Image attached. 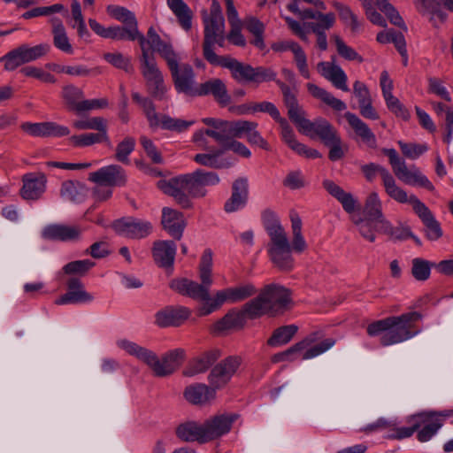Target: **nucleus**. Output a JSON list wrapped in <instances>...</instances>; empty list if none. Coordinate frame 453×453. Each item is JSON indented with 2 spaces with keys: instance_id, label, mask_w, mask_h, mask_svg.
I'll return each instance as SVG.
<instances>
[{
  "instance_id": "obj_1",
  "label": "nucleus",
  "mask_w": 453,
  "mask_h": 453,
  "mask_svg": "<svg viewBox=\"0 0 453 453\" xmlns=\"http://www.w3.org/2000/svg\"><path fill=\"white\" fill-rule=\"evenodd\" d=\"M220 179L215 172L198 169L193 173L182 174L168 180H160L158 188L166 195L173 197L182 209H190V199L204 197L207 186L218 185Z\"/></svg>"
},
{
  "instance_id": "obj_2",
  "label": "nucleus",
  "mask_w": 453,
  "mask_h": 453,
  "mask_svg": "<svg viewBox=\"0 0 453 453\" xmlns=\"http://www.w3.org/2000/svg\"><path fill=\"white\" fill-rule=\"evenodd\" d=\"M263 222L270 238L267 252L271 262L280 272H291L295 267V259L288 234L277 215L270 210H265L263 212Z\"/></svg>"
},
{
  "instance_id": "obj_3",
  "label": "nucleus",
  "mask_w": 453,
  "mask_h": 453,
  "mask_svg": "<svg viewBox=\"0 0 453 453\" xmlns=\"http://www.w3.org/2000/svg\"><path fill=\"white\" fill-rule=\"evenodd\" d=\"M212 252L210 249L203 251L199 264V278L201 282L188 280L187 278L173 279L170 281L169 287L180 295L188 296L196 301L203 302L199 310L205 308L212 300L210 296V287L212 284Z\"/></svg>"
},
{
  "instance_id": "obj_4",
  "label": "nucleus",
  "mask_w": 453,
  "mask_h": 453,
  "mask_svg": "<svg viewBox=\"0 0 453 453\" xmlns=\"http://www.w3.org/2000/svg\"><path fill=\"white\" fill-rule=\"evenodd\" d=\"M119 347L150 367L157 377H166L173 373L181 365L185 351L175 349L165 353L161 359L151 350L127 340H120Z\"/></svg>"
},
{
  "instance_id": "obj_5",
  "label": "nucleus",
  "mask_w": 453,
  "mask_h": 453,
  "mask_svg": "<svg viewBox=\"0 0 453 453\" xmlns=\"http://www.w3.org/2000/svg\"><path fill=\"white\" fill-rule=\"evenodd\" d=\"M288 288L277 284L265 286L259 295L246 303V311L251 317H262L267 313H276L291 303Z\"/></svg>"
},
{
  "instance_id": "obj_6",
  "label": "nucleus",
  "mask_w": 453,
  "mask_h": 453,
  "mask_svg": "<svg viewBox=\"0 0 453 453\" xmlns=\"http://www.w3.org/2000/svg\"><path fill=\"white\" fill-rule=\"evenodd\" d=\"M140 61V69L145 81L148 93L157 100H165L167 88L163 73L157 67L154 55L149 53V49H143Z\"/></svg>"
},
{
  "instance_id": "obj_7",
  "label": "nucleus",
  "mask_w": 453,
  "mask_h": 453,
  "mask_svg": "<svg viewBox=\"0 0 453 453\" xmlns=\"http://www.w3.org/2000/svg\"><path fill=\"white\" fill-rule=\"evenodd\" d=\"M420 318L421 315L417 311L388 317V319L391 320L390 325L387 332L381 335L380 344L389 346L411 338L416 333L412 330L413 323Z\"/></svg>"
},
{
  "instance_id": "obj_8",
  "label": "nucleus",
  "mask_w": 453,
  "mask_h": 453,
  "mask_svg": "<svg viewBox=\"0 0 453 453\" xmlns=\"http://www.w3.org/2000/svg\"><path fill=\"white\" fill-rule=\"evenodd\" d=\"M360 169L368 181H372L376 175L380 174L385 192L391 199L397 203L407 201V192L397 185L394 176L388 169L375 163L363 165Z\"/></svg>"
},
{
  "instance_id": "obj_9",
  "label": "nucleus",
  "mask_w": 453,
  "mask_h": 453,
  "mask_svg": "<svg viewBox=\"0 0 453 453\" xmlns=\"http://www.w3.org/2000/svg\"><path fill=\"white\" fill-rule=\"evenodd\" d=\"M175 89L188 96H196L198 86L195 83V73L191 65H179V57L175 56L167 63Z\"/></svg>"
},
{
  "instance_id": "obj_10",
  "label": "nucleus",
  "mask_w": 453,
  "mask_h": 453,
  "mask_svg": "<svg viewBox=\"0 0 453 453\" xmlns=\"http://www.w3.org/2000/svg\"><path fill=\"white\" fill-rule=\"evenodd\" d=\"M232 77L238 82L262 83L269 81H280L277 80V73L272 67H253L249 64L238 61L231 69Z\"/></svg>"
},
{
  "instance_id": "obj_11",
  "label": "nucleus",
  "mask_w": 453,
  "mask_h": 453,
  "mask_svg": "<svg viewBox=\"0 0 453 453\" xmlns=\"http://www.w3.org/2000/svg\"><path fill=\"white\" fill-rule=\"evenodd\" d=\"M256 288L252 284H246L236 288H228L217 291L211 302L202 310L201 316H207L219 310L224 303H234L241 302L256 294Z\"/></svg>"
},
{
  "instance_id": "obj_12",
  "label": "nucleus",
  "mask_w": 453,
  "mask_h": 453,
  "mask_svg": "<svg viewBox=\"0 0 453 453\" xmlns=\"http://www.w3.org/2000/svg\"><path fill=\"white\" fill-rule=\"evenodd\" d=\"M406 202H399V203H410L413 211L422 221L425 226L426 237L430 241H437L442 236V229L440 223L435 219L430 209L421 202L415 195H406Z\"/></svg>"
},
{
  "instance_id": "obj_13",
  "label": "nucleus",
  "mask_w": 453,
  "mask_h": 453,
  "mask_svg": "<svg viewBox=\"0 0 453 453\" xmlns=\"http://www.w3.org/2000/svg\"><path fill=\"white\" fill-rule=\"evenodd\" d=\"M88 24L90 28L98 35L104 38H110L113 40H130L134 41L138 40L139 44L141 46L142 52H143V49L145 48V37L142 34H141L138 30L137 26H126V27H104L101 24H99L96 19H89Z\"/></svg>"
},
{
  "instance_id": "obj_14",
  "label": "nucleus",
  "mask_w": 453,
  "mask_h": 453,
  "mask_svg": "<svg viewBox=\"0 0 453 453\" xmlns=\"http://www.w3.org/2000/svg\"><path fill=\"white\" fill-rule=\"evenodd\" d=\"M277 85L281 90L283 103L288 109V118L296 124L298 130L303 134L312 121L305 118V111L299 105L296 95L290 87L282 81H277Z\"/></svg>"
},
{
  "instance_id": "obj_15",
  "label": "nucleus",
  "mask_w": 453,
  "mask_h": 453,
  "mask_svg": "<svg viewBox=\"0 0 453 453\" xmlns=\"http://www.w3.org/2000/svg\"><path fill=\"white\" fill-rule=\"evenodd\" d=\"M242 359L230 356L217 364L208 375V381L214 391L225 387L238 370Z\"/></svg>"
},
{
  "instance_id": "obj_16",
  "label": "nucleus",
  "mask_w": 453,
  "mask_h": 453,
  "mask_svg": "<svg viewBox=\"0 0 453 453\" xmlns=\"http://www.w3.org/2000/svg\"><path fill=\"white\" fill-rule=\"evenodd\" d=\"M239 418L236 413H223L212 416L203 423L205 443L228 434Z\"/></svg>"
},
{
  "instance_id": "obj_17",
  "label": "nucleus",
  "mask_w": 453,
  "mask_h": 453,
  "mask_svg": "<svg viewBox=\"0 0 453 453\" xmlns=\"http://www.w3.org/2000/svg\"><path fill=\"white\" fill-rule=\"evenodd\" d=\"M111 226L117 234L130 239L145 238L152 230L150 222L131 217L117 219Z\"/></svg>"
},
{
  "instance_id": "obj_18",
  "label": "nucleus",
  "mask_w": 453,
  "mask_h": 453,
  "mask_svg": "<svg viewBox=\"0 0 453 453\" xmlns=\"http://www.w3.org/2000/svg\"><path fill=\"white\" fill-rule=\"evenodd\" d=\"M226 38V36L225 35V33H222L211 36L209 41L207 39H203V56L211 65L227 68L231 71L238 60L229 55L219 56L215 52V45L217 44L219 47H224Z\"/></svg>"
},
{
  "instance_id": "obj_19",
  "label": "nucleus",
  "mask_w": 453,
  "mask_h": 453,
  "mask_svg": "<svg viewBox=\"0 0 453 453\" xmlns=\"http://www.w3.org/2000/svg\"><path fill=\"white\" fill-rule=\"evenodd\" d=\"M88 180L98 185L121 187L127 182V175L125 170L120 165H111L102 167L96 172L90 173Z\"/></svg>"
},
{
  "instance_id": "obj_20",
  "label": "nucleus",
  "mask_w": 453,
  "mask_h": 453,
  "mask_svg": "<svg viewBox=\"0 0 453 453\" xmlns=\"http://www.w3.org/2000/svg\"><path fill=\"white\" fill-rule=\"evenodd\" d=\"M191 315L185 306H165L155 314V324L159 327L180 326Z\"/></svg>"
},
{
  "instance_id": "obj_21",
  "label": "nucleus",
  "mask_w": 453,
  "mask_h": 453,
  "mask_svg": "<svg viewBox=\"0 0 453 453\" xmlns=\"http://www.w3.org/2000/svg\"><path fill=\"white\" fill-rule=\"evenodd\" d=\"M336 57L332 56L331 61H322L318 63L317 70L319 74L330 81L334 87L342 91L349 90L347 81L348 77L342 68L335 64Z\"/></svg>"
},
{
  "instance_id": "obj_22",
  "label": "nucleus",
  "mask_w": 453,
  "mask_h": 453,
  "mask_svg": "<svg viewBox=\"0 0 453 453\" xmlns=\"http://www.w3.org/2000/svg\"><path fill=\"white\" fill-rule=\"evenodd\" d=\"M249 198V183L248 179L240 177L232 184L231 196L226 201L224 210L227 213H231L244 207Z\"/></svg>"
},
{
  "instance_id": "obj_23",
  "label": "nucleus",
  "mask_w": 453,
  "mask_h": 453,
  "mask_svg": "<svg viewBox=\"0 0 453 453\" xmlns=\"http://www.w3.org/2000/svg\"><path fill=\"white\" fill-rule=\"evenodd\" d=\"M66 285L67 292L55 301L56 304L88 303L94 299L93 296L85 290L84 285L78 278H70Z\"/></svg>"
},
{
  "instance_id": "obj_24",
  "label": "nucleus",
  "mask_w": 453,
  "mask_h": 453,
  "mask_svg": "<svg viewBox=\"0 0 453 453\" xmlns=\"http://www.w3.org/2000/svg\"><path fill=\"white\" fill-rule=\"evenodd\" d=\"M25 132L33 136H66L70 134L68 127L60 126L55 122L25 123L22 125Z\"/></svg>"
},
{
  "instance_id": "obj_25",
  "label": "nucleus",
  "mask_w": 453,
  "mask_h": 453,
  "mask_svg": "<svg viewBox=\"0 0 453 453\" xmlns=\"http://www.w3.org/2000/svg\"><path fill=\"white\" fill-rule=\"evenodd\" d=\"M303 134L311 138L319 137L326 146L340 137L334 127L322 118L312 121Z\"/></svg>"
},
{
  "instance_id": "obj_26",
  "label": "nucleus",
  "mask_w": 453,
  "mask_h": 453,
  "mask_svg": "<svg viewBox=\"0 0 453 453\" xmlns=\"http://www.w3.org/2000/svg\"><path fill=\"white\" fill-rule=\"evenodd\" d=\"M46 177L43 173H27L23 176L21 196L27 200H37L45 191Z\"/></svg>"
},
{
  "instance_id": "obj_27",
  "label": "nucleus",
  "mask_w": 453,
  "mask_h": 453,
  "mask_svg": "<svg viewBox=\"0 0 453 453\" xmlns=\"http://www.w3.org/2000/svg\"><path fill=\"white\" fill-rule=\"evenodd\" d=\"M353 92L358 100L360 114L368 119H378L380 116L372 106V99L367 86L356 81L353 85Z\"/></svg>"
},
{
  "instance_id": "obj_28",
  "label": "nucleus",
  "mask_w": 453,
  "mask_h": 453,
  "mask_svg": "<svg viewBox=\"0 0 453 453\" xmlns=\"http://www.w3.org/2000/svg\"><path fill=\"white\" fill-rule=\"evenodd\" d=\"M176 253V245L173 241H156L153 243L152 256L155 263L162 268H172Z\"/></svg>"
},
{
  "instance_id": "obj_29",
  "label": "nucleus",
  "mask_w": 453,
  "mask_h": 453,
  "mask_svg": "<svg viewBox=\"0 0 453 453\" xmlns=\"http://www.w3.org/2000/svg\"><path fill=\"white\" fill-rule=\"evenodd\" d=\"M161 223L163 228L173 238L176 240L181 238L186 226L181 212L169 207L163 208Z\"/></svg>"
},
{
  "instance_id": "obj_30",
  "label": "nucleus",
  "mask_w": 453,
  "mask_h": 453,
  "mask_svg": "<svg viewBox=\"0 0 453 453\" xmlns=\"http://www.w3.org/2000/svg\"><path fill=\"white\" fill-rule=\"evenodd\" d=\"M211 95L221 104L226 105L230 103V96L223 81L215 78L211 79L198 86L196 96Z\"/></svg>"
},
{
  "instance_id": "obj_31",
  "label": "nucleus",
  "mask_w": 453,
  "mask_h": 453,
  "mask_svg": "<svg viewBox=\"0 0 453 453\" xmlns=\"http://www.w3.org/2000/svg\"><path fill=\"white\" fill-rule=\"evenodd\" d=\"M220 357L218 349H211L192 359L184 369L183 374L192 377L205 372Z\"/></svg>"
},
{
  "instance_id": "obj_32",
  "label": "nucleus",
  "mask_w": 453,
  "mask_h": 453,
  "mask_svg": "<svg viewBox=\"0 0 453 453\" xmlns=\"http://www.w3.org/2000/svg\"><path fill=\"white\" fill-rule=\"evenodd\" d=\"M382 153L388 157L389 164L395 177L404 184L410 182L416 165H411L408 167L404 159L400 157L395 149H382Z\"/></svg>"
},
{
  "instance_id": "obj_33",
  "label": "nucleus",
  "mask_w": 453,
  "mask_h": 453,
  "mask_svg": "<svg viewBox=\"0 0 453 453\" xmlns=\"http://www.w3.org/2000/svg\"><path fill=\"white\" fill-rule=\"evenodd\" d=\"M81 233V230L78 226L55 224L47 226L42 235L47 240L67 242L78 239Z\"/></svg>"
},
{
  "instance_id": "obj_34",
  "label": "nucleus",
  "mask_w": 453,
  "mask_h": 453,
  "mask_svg": "<svg viewBox=\"0 0 453 453\" xmlns=\"http://www.w3.org/2000/svg\"><path fill=\"white\" fill-rule=\"evenodd\" d=\"M185 399L195 405H203L215 398V391L209 385L196 383L187 387L184 390Z\"/></svg>"
},
{
  "instance_id": "obj_35",
  "label": "nucleus",
  "mask_w": 453,
  "mask_h": 453,
  "mask_svg": "<svg viewBox=\"0 0 453 453\" xmlns=\"http://www.w3.org/2000/svg\"><path fill=\"white\" fill-rule=\"evenodd\" d=\"M175 434L181 441L205 443L203 424L194 420L179 424L175 428Z\"/></svg>"
},
{
  "instance_id": "obj_36",
  "label": "nucleus",
  "mask_w": 453,
  "mask_h": 453,
  "mask_svg": "<svg viewBox=\"0 0 453 453\" xmlns=\"http://www.w3.org/2000/svg\"><path fill=\"white\" fill-rule=\"evenodd\" d=\"M344 118L356 134L358 135L368 147L372 149L377 147V139L375 134L366 123H365L358 116L349 111L345 112Z\"/></svg>"
},
{
  "instance_id": "obj_37",
  "label": "nucleus",
  "mask_w": 453,
  "mask_h": 453,
  "mask_svg": "<svg viewBox=\"0 0 453 453\" xmlns=\"http://www.w3.org/2000/svg\"><path fill=\"white\" fill-rule=\"evenodd\" d=\"M88 194L86 185L76 180H67L62 182L60 196L71 203H81Z\"/></svg>"
},
{
  "instance_id": "obj_38",
  "label": "nucleus",
  "mask_w": 453,
  "mask_h": 453,
  "mask_svg": "<svg viewBox=\"0 0 453 453\" xmlns=\"http://www.w3.org/2000/svg\"><path fill=\"white\" fill-rule=\"evenodd\" d=\"M320 332H313L303 338L302 341L295 343L288 349L276 353L272 356L271 361L274 364L283 361H293L292 356L296 353L301 352L320 339Z\"/></svg>"
},
{
  "instance_id": "obj_39",
  "label": "nucleus",
  "mask_w": 453,
  "mask_h": 453,
  "mask_svg": "<svg viewBox=\"0 0 453 453\" xmlns=\"http://www.w3.org/2000/svg\"><path fill=\"white\" fill-rule=\"evenodd\" d=\"M258 317H251L246 311V303L243 305L242 311H232L226 313L219 321L215 325L216 330L223 331L228 329L242 328L246 323V319H255Z\"/></svg>"
},
{
  "instance_id": "obj_40",
  "label": "nucleus",
  "mask_w": 453,
  "mask_h": 453,
  "mask_svg": "<svg viewBox=\"0 0 453 453\" xmlns=\"http://www.w3.org/2000/svg\"><path fill=\"white\" fill-rule=\"evenodd\" d=\"M322 185L332 196L342 203L346 212L352 213L356 211L357 202L350 193L344 191L340 186L331 180H325Z\"/></svg>"
},
{
  "instance_id": "obj_41",
  "label": "nucleus",
  "mask_w": 453,
  "mask_h": 453,
  "mask_svg": "<svg viewBox=\"0 0 453 453\" xmlns=\"http://www.w3.org/2000/svg\"><path fill=\"white\" fill-rule=\"evenodd\" d=\"M145 45L148 44L150 49L157 51L167 63L177 54L173 49L171 43L164 42L154 27H150L147 32V39L145 38Z\"/></svg>"
},
{
  "instance_id": "obj_42",
  "label": "nucleus",
  "mask_w": 453,
  "mask_h": 453,
  "mask_svg": "<svg viewBox=\"0 0 453 453\" xmlns=\"http://www.w3.org/2000/svg\"><path fill=\"white\" fill-rule=\"evenodd\" d=\"M224 153V150L219 149L211 153H199L194 157V161L201 165L213 169H226L232 166L233 163L220 157Z\"/></svg>"
},
{
  "instance_id": "obj_43",
  "label": "nucleus",
  "mask_w": 453,
  "mask_h": 453,
  "mask_svg": "<svg viewBox=\"0 0 453 453\" xmlns=\"http://www.w3.org/2000/svg\"><path fill=\"white\" fill-rule=\"evenodd\" d=\"M306 88L308 92L316 99L321 100L326 105L337 111H344L347 108L346 104L334 97L330 92L325 88L319 87L314 83H307Z\"/></svg>"
},
{
  "instance_id": "obj_44",
  "label": "nucleus",
  "mask_w": 453,
  "mask_h": 453,
  "mask_svg": "<svg viewBox=\"0 0 453 453\" xmlns=\"http://www.w3.org/2000/svg\"><path fill=\"white\" fill-rule=\"evenodd\" d=\"M363 215V218L377 221L380 224V228L382 226L383 221H387L382 212L381 202L376 192H372L367 196Z\"/></svg>"
},
{
  "instance_id": "obj_45",
  "label": "nucleus",
  "mask_w": 453,
  "mask_h": 453,
  "mask_svg": "<svg viewBox=\"0 0 453 453\" xmlns=\"http://www.w3.org/2000/svg\"><path fill=\"white\" fill-rule=\"evenodd\" d=\"M351 221L364 239L370 242H375L376 232L380 230V224L377 221L363 218L361 214L352 215Z\"/></svg>"
},
{
  "instance_id": "obj_46",
  "label": "nucleus",
  "mask_w": 453,
  "mask_h": 453,
  "mask_svg": "<svg viewBox=\"0 0 453 453\" xmlns=\"http://www.w3.org/2000/svg\"><path fill=\"white\" fill-rule=\"evenodd\" d=\"M297 332L298 326L294 324L277 327L273 331V334L268 338L266 344L273 348L286 345L291 342Z\"/></svg>"
},
{
  "instance_id": "obj_47",
  "label": "nucleus",
  "mask_w": 453,
  "mask_h": 453,
  "mask_svg": "<svg viewBox=\"0 0 453 453\" xmlns=\"http://www.w3.org/2000/svg\"><path fill=\"white\" fill-rule=\"evenodd\" d=\"M171 11L177 17L181 27L189 30L192 26V12L183 0H167Z\"/></svg>"
},
{
  "instance_id": "obj_48",
  "label": "nucleus",
  "mask_w": 453,
  "mask_h": 453,
  "mask_svg": "<svg viewBox=\"0 0 453 453\" xmlns=\"http://www.w3.org/2000/svg\"><path fill=\"white\" fill-rule=\"evenodd\" d=\"M132 98L142 109L150 127H157L159 125V115L156 112V107L152 100L149 97L142 96L138 92H133Z\"/></svg>"
},
{
  "instance_id": "obj_49",
  "label": "nucleus",
  "mask_w": 453,
  "mask_h": 453,
  "mask_svg": "<svg viewBox=\"0 0 453 453\" xmlns=\"http://www.w3.org/2000/svg\"><path fill=\"white\" fill-rule=\"evenodd\" d=\"M51 22L53 23L52 34L54 46L65 53L72 54L73 47L69 42V39L62 21L58 19H52Z\"/></svg>"
},
{
  "instance_id": "obj_50",
  "label": "nucleus",
  "mask_w": 453,
  "mask_h": 453,
  "mask_svg": "<svg viewBox=\"0 0 453 453\" xmlns=\"http://www.w3.org/2000/svg\"><path fill=\"white\" fill-rule=\"evenodd\" d=\"M233 122L223 120L217 130L205 129L206 135L213 138L221 146L220 149L226 147L234 140L233 136Z\"/></svg>"
},
{
  "instance_id": "obj_51",
  "label": "nucleus",
  "mask_w": 453,
  "mask_h": 453,
  "mask_svg": "<svg viewBox=\"0 0 453 453\" xmlns=\"http://www.w3.org/2000/svg\"><path fill=\"white\" fill-rule=\"evenodd\" d=\"M411 274L417 281H426L430 278L435 263L422 257H415L411 262Z\"/></svg>"
},
{
  "instance_id": "obj_52",
  "label": "nucleus",
  "mask_w": 453,
  "mask_h": 453,
  "mask_svg": "<svg viewBox=\"0 0 453 453\" xmlns=\"http://www.w3.org/2000/svg\"><path fill=\"white\" fill-rule=\"evenodd\" d=\"M203 22L204 26L203 39H207L209 41L211 36L225 33L224 17H207V12L203 11Z\"/></svg>"
},
{
  "instance_id": "obj_53",
  "label": "nucleus",
  "mask_w": 453,
  "mask_h": 453,
  "mask_svg": "<svg viewBox=\"0 0 453 453\" xmlns=\"http://www.w3.org/2000/svg\"><path fill=\"white\" fill-rule=\"evenodd\" d=\"M335 15L333 12L319 15L316 21L305 22L304 27L315 35L324 34L334 26Z\"/></svg>"
},
{
  "instance_id": "obj_54",
  "label": "nucleus",
  "mask_w": 453,
  "mask_h": 453,
  "mask_svg": "<svg viewBox=\"0 0 453 453\" xmlns=\"http://www.w3.org/2000/svg\"><path fill=\"white\" fill-rule=\"evenodd\" d=\"M333 7L338 12L340 19L348 26L350 27L353 32H356L359 27V22L357 15L351 9L340 2L333 1Z\"/></svg>"
},
{
  "instance_id": "obj_55",
  "label": "nucleus",
  "mask_w": 453,
  "mask_h": 453,
  "mask_svg": "<svg viewBox=\"0 0 453 453\" xmlns=\"http://www.w3.org/2000/svg\"><path fill=\"white\" fill-rule=\"evenodd\" d=\"M107 13L126 26H137L134 14L125 7L119 5H108Z\"/></svg>"
},
{
  "instance_id": "obj_56",
  "label": "nucleus",
  "mask_w": 453,
  "mask_h": 453,
  "mask_svg": "<svg viewBox=\"0 0 453 453\" xmlns=\"http://www.w3.org/2000/svg\"><path fill=\"white\" fill-rule=\"evenodd\" d=\"M380 231L385 234L389 235L390 238L403 241L412 236V232L408 226L400 225L393 226L388 220L383 221V225Z\"/></svg>"
},
{
  "instance_id": "obj_57",
  "label": "nucleus",
  "mask_w": 453,
  "mask_h": 453,
  "mask_svg": "<svg viewBox=\"0 0 453 453\" xmlns=\"http://www.w3.org/2000/svg\"><path fill=\"white\" fill-rule=\"evenodd\" d=\"M194 123L195 121L193 120L187 121L180 119H174L165 114L159 116V125L165 130L183 132Z\"/></svg>"
},
{
  "instance_id": "obj_58",
  "label": "nucleus",
  "mask_w": 453,
  "mask_h": 453,
  "mask_svg": "<svg viewBox=\"0 0 453 453\" xmlns=\"http://www.w3.org/2000/svg\"><path fill=\"white\" fill-rule=\"evenodd\" d=\"M71 142L76 147H86L102 142H108L107 134H83L80 135H73L70 137Z\"/></svg>"
},
{
  "instance_id": "obj_59",
  "label": "nucleus",
  "mask_w": 453,
  "mask_h": 453,
  "mask_svg": "<svg viewBox=\"0 0 453 453\" xmlns=\"http://www.w3.org/2000/svg\"><path fill=\"white\" fill-rule=\"evenodd\" d=\"M19 47L27 63L35 61L45 56L50 50V46L48 43H42L33 47H29L27 44H22Z\"/></svg>"
},
{
  "instance_id": "obj_60",
  "label": "nucleus",
  "mask_w": 453,
  "mask_h": 453,
  "mask_svg": "<svg viewBox=\"0 0 453 453\" xmlns=\"http://www.w3.org/2000/svg\"><path fill=\"white\" fill-rule=\"evenodd\" d=\"M0 62L4 63V70L7 72L14 71L19 66L27 64L19 47L12 50L0 58Z\"/></svg>"
},
{
  "instance_id": "obj_61",
  "label": "nucleus",
  "mask_w": 453,
  "mask_h": 453,
  "mask_svg": "<svg viewBox=\"0 0 453 453\" xmlns=\"http://www.w3.org/2000/svg\"><path fill=\"white\" fill-rule=\"evenodd\" d=\"M332 39L334 41L336 50L342 58L349 61L363 62V58L353 48L348 46L338 35H333Z\"/></svg>"
},
{
  "instance_id": "obj_62",
  "label": "nucleus",
  "mask_w": 453,
  "mask_h": 453,
  "mask_svg": "<svg viewBox=\"0 0 453 453\" xmlns=\"http://www.w3.org/2000/svg\"><path fill=\"white\" fill-rule=\"evenodd\" d=\"M135 146V140L133 137L127 136L120 142L116 147L115 158L117 161L128 165V156L134 151Z\"/></svg>"
},
{
  "instance_id": "obj_63",
  "label": "nucleus",
  "mask_w": 453,
  "mask_h": 453,
  "mask_svg": "<svg viewBox=\"0 0 453 453\" xmlns=\"http://www.w3.org/2000/svg\"><path fill=\"white\" fill-rule=\"evenodd\" d=\"M416 7L423 15H436L441 21L446 19V13L440 10L439 3L434 0H417Z\"/></svg>"
},
{
  "instance_id": "obj_64",
  "label": "nucleus",
  "mask_w": 453,
  "mask_h": 453,
  "mask_svg": "<svg viewBox=\"0 0 453 453\" xmlns=\"http://www.w3.org/2000/svg\"><path fill=\"white\" fill-rule=\"evenodd\" d=\"M62 95L68 108L77 111L79 100L83 98V91L78 87L68 85L64 87Z\"/></svg>"
}]
</instances>
